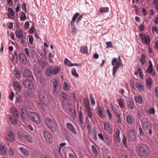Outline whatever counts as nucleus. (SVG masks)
<instances>
[{
  "label": "nucleus",
  "mask_w": 158,
  "mask_h": 158,
  "mask_svg": "<svg viewBox=\"0 0 158 158\" xmlns=\"http://www.w3.org/2000/svg\"><path fill=\"white\" fill-rule=\"evenodd\" d=\"M37 96L42 102L45 106L48 104L51 98V96L46 90L44 89L40 90L37 94Z\"/></svg>",
  "instance_id": "nucleus-1"
},
{
  "label": "nucleus",
  "mask_w": 158,
  "mask_h": 158,
  "mask_svg": "<svg viewBox=\"0 0 158 158\" xmlns=\"http://www.w3.org/2000/svg\"><path fill=\"white\" fill-rule=\"evenodd\" d=\"M45 123L47 127L50 130L55 132L57 129V125L56 122L53 119L47 117L45 118Z\"/></svg>",
  "instance_id": "nucleus-2"
},
{
  "label": "nucleus",
  "mask_w": 158,
  "mask_h": 158,
  "mask_svg": "<svg viewBox=\"0 0 158 158\" xmlns=\"http://www.w3.org/2000/svg\"><path fill=\"white\" fill-rule=\"evenodd\" d=\"M61 68L59 66L53 68L52 66L48 67L45 72L46 75L48 77H52L58 73L60 71Z\"/></svg>",
  "instance_id": "nucleus-3"
},
{
  "label": "nucleus",
  "mask_w": 158,
  "mask_h": 158,
  "mask_svg": "<svg viewBox=\"0 0 158 158\" xmlns=\"http://www.w3.org/2000/svg\"><path fill=\"white\" fill-rule=\"evenodd\" d=\"M141 125L146 133H149L151 135L152 134V125L149 121L142 120L141 121Z\"/></svg>",
  "instance_id": "nucleus-4"
},
{
  "label": "nucleus",
  "mask_w": 158,
  "mask_h": 158,
  "mask_svg": "<svg viewBox=\"0 0 158 158\" xmlns=\"http://www.w3.org/2000/svg\"><path fill=\"white\" fill-rule=\"evenodd\" d=\"M111 64L113 66L112 75L114 76L118 69L121 66V60H117V58H114L112 60Z\"/></svg>",
  "instance_id": "nucleus-5"
},
{
  "label": "nucleus",
  "mask_w": 158,
  "mask_h": 158,
  "mask_svg": "<svg viewBox=\"0 0 158 158\" xmlns=\"http://www.w3.org/2000/svg\"><path fill=\"white\" fill-rule=\"evenodd\" d=\"M138 155L140 156L146 157L148 155V150L146 147L141 146L137 150Z\"/></svg>",
  "instance_id": "nucleus-6"
},
{
  "label": "nucleus",
  "mask_w": 158,
  "mask_h": 158,
  "mask_svg": "<svg viewBox=\"0 0 158 158\" xmlns=\"http://www.w3.org/2000/svg\"><path fill=\"white\" fill-rule=\"evenodd\" d=\"M139 36L143 43L147 45L150 44V39L149 35H146L143 33H141L139 34Z\"/></svg>",
  "instance_id": "nucleus-7"
},
{
  "label": "nucleus",
  "mask_w": 158,
  "mask_h": 158,
  "mask_svg": "<svg viewBox=\"0 0 158 158\" xmlns=\"http://www.w3.org/2000/svg\"><path fill=\"white\" fill-rule=\"evenodd\" d=\"M51 86L52 87V92L53 93L57 92L59 84L57 80L52 79L51 81Z\"/></svg>",
  "instance_id": "nucleus-8"
},
{
  "label": "nucleus",
  "mask_w": 158,
  "mask_h": 158,
  "mask_svg": "<svg viewBox=\"0 0 158 158\" xmlns=\"http://www.w3.org/2000/svg\"><path fill=\"white\" fill-rule=\"evenodd\" d=\"M149 64L147 69L145 71L147 73H149L152 77H154L155 74V72L154 70H153L152 67V64L151 60L149 61Z\"/></svg>",
  "instance_id": "nucleus-9"
},
{
  "label": "nucleus",
  "mask_w": 158,
  "mask_h": 158,
  "mask_svg": "<svg viewBox=\"0 0 158 158\" xmlns=\"http://www.w3.org/2000/svg\"><path fill=\"white\" fill-rule=\"evenodd\" d=\"M30 117L31 119L34 122L39 123L40 121V117L36 113L31 112Z\"/></svg>",
  "instance_id": "nucleus-10"
},
{
  "label": "nucleus",
  "mask_w": 158,
  "mask_h": 158,
  "mask_svg": "<svg viewBox=\"0 0 158 158\" xmlns=\"http://www.w3.org/2000/svg\"><path fill=\"white\" fill-rule=\"evenodd\" d=\"M66 127L68 131L75 135L77 134V131L73 126L71 123H66Z\"/></svg>",
  "instance_id": "nucleus-11"
},
{
  "label": "nucleus",
  "mask_w": 158,
  "mask_h": 158,
  "mask_svg": "<svg viewBox=\"0 0 158 158\" xmlns=\"http://www.w3.org/2000/svg\"><path fill=\"white\" fill-rule=\"evenodd\" d=\"M128 140L131 142L134 141L136 138V135L135 132L131 130L128 133L127 135Z\"/></svg>",
  "instance_id": "nucleus-12"
},
{
  "label": "nucleus",
  "mask_w": 158,
  "mask_h": 158,
  "mask_svg": "<svg viewBox=\"0 0 158 158\" xmlns=\"http://www.w3.org/2000/svg\"><path fill=\"white\" fill-rule=\"evenodd\" d=\"M43 134L44 137L46 141L49 142L52 141V137L50 132L48 131H44L43 132Z\"/></svg>",
  "instance_id": "nucleus-13"
},
{
  "label": "nucleus",
  "mask_w": 158,
  "mask_h": 158,
  "mask_svg": "<svg viewBox=\"0 0 158 158\" xmlns=\"http://www.w3.org/2000/svg\"><path fill=\"white\" fill-rule=\"evenodd\" d=\"M15 137V135L13 132L11 131H9L6 139L7 141L12 142L14 140Z\"/></svg>",
  "instance_id": "nucleus-14"
},
{
  "label": "nucleus",
  "mask_w": 158,
  "mask_h": 158,
  "mask_svg": "<svg viewBox=\"0 0 158 158\" xmlns=\"http://www.w3.org/2000/svg\"><path fill=\"white\" fill-rule=\"evenodd\" d=\"M135 87L139 90L140 92H142L144 89L143 85L140 82H136L135 84Z\"/></svg>",
  "instance_id": "nucleus-15"
},
{
  "label": "nucleus",
  "mask_w": 158,
  "mask_h": 158,
  "mask_svg": "<svg viewBox=\"0 0 158 158\" xmlns=\"http://www.w3.org/2000/svg\"><path fill=\"white\" fill-rule=\"evenodd\" d=\"M24 86L30 89H32L33 88V83L29 79H27L23 82Z\"/></svg>",
  "instance_id": "nucleus-16"
},
{
  "label": "nucleus",
  "mask_w": 158,
  "mask_h": 158,
  "mask_svg": "<svg viewBox=\"0 0 158 158\" xmlns=\"http://www.w3.org/2000/svg\"><path fill=\"white\" fill-rule=\"evenodd\" d=\"M19 60L21 63L26 64L27 57L26 55L23 53H20L19 56Z\"/></svg>",
  "instance_id": "nucleus-17"
},
{
  "label": "nucleus",
  "mask_w": 158,
  "mask_h": 158,
  "mask_svg": "<svg viewBox=\"0 0 158 158\" xmlns=\"http://www.w3.org/2000/svg\"><path fill=\"white\" fill-rule=\"evenodd\" d=\"M8 10L9 12V13L7 14L8 18L10 19H14L15 15L14 10L12 8L10 7L8 8Z\"/></svg>",
  "instance_id": "nucleus-18"
},
{
  "label": "nucleus",
  "mask_w": 158,
  "mask_h": 158,
  "mask_svg": "<svg viewBox=\"0 0 158 158\" xmlns=\"http://www.w3.org/2000/svg\"><path fill=\"white\" fill-rule=\"evenodd\" d=\"M103 125L105 130L108 131L110 133H112V128L108 122H104L103 123Z\"/></svg>",
  "instance_id": "nucleus-19"
},
{
  "label": "nucleus",
  "mask_w": 158,
  "mask_h": 158,
  "mask_svg": "<svg viewBox=\"0 0 158 158\" xmlns=\"http://www.w3.org/2000/svg\"><path fill=\"white\" fill-rule=\"evenodd\" d=\"M146 85L147 88L148 89L151 88L152 85V80L151 78L150 77H148L146 78Z\"/></svg>",
  "instance_id": "nucleus-20"
},
{
  "label": "nucleus",
  "mask_w": 158,
  "mask_h": 158,
  "mask_svg": "<svg viewBox=\"0 0 158 158\" xmlns=\"http://www.w3.org/2000/svg\"><path fill=\"white\" fill-rule=\"evenodd\" d=\"M69 104L65 105L63 103H62V107L64 110L67 112L68 113L72 112L73 109L71 107H69Z\"/></svg>",
  "instance_id": "nucleus-21"
},
{
  "label": "nucleus",
  "mask_w": 158,
  "mask_h": 158,
  "mask_svg": "<svg viewBox=\"0 0 158 158\" xmlns=\"http://www.w3.org/2000/svg\"><path fill=\"white\" fill-rule=\"evenodd\" d=\"M21 116L24 119H26L28 116V113L25 108H23L21 110Z\"/></svg>",
  "instance_id": "nucleus-22"
},
{
  "label": "nucleus",
  "mask_w": 158,
  "mask_h": 158,
  "mask_svg": "<svg viewBox=\"0 0 158 158\" xmlns=\"http://www.w3.org/2000/svg\"><path fill=\"white\" fill-rule=\"evenodd\" d=\"M135 102L139 104H141L143 102V98L142 96L139 95L134 96Z\"/></svg>",
  "instance_id": "nucleus-23"
},
{
  "label": "nucleus",
  "mask_w": 158,
  "mask_h": 158,
  "mask_svg": "<svg viewBox=\"0 0 158 158\" xmlns=\"http://www.w3.org/2000/svg\"><path fill=\"white\" fill-rule=\"evenodd\" d=\"M31 71L27 69H25L24 70L23 73V76L26 77H31Z\"/></svg>",
  "instance_id": "nucleus-24"
},
{
  "label": "nucleus",
  "mask_w": 158,
  "mask_h": 158,
  "mask_svg": "<svg viewBox=\"0 0 158 158\" xmlns=\"http://www.w3.org/2000/svg\"><path fill=\"white\" fill-rule=\"evenodd\" d=\"M10 112L15 117H17L19 116L18 111L14 107H11L10 109Z\"/></svg>",
  "instance_id": "nucleus-25"
},
{
  "label": "nucleus",
  "mask_w": 158,
  "mask_h": 158,
  "mask_svg": "<svg viewBox=\"0 0 158 158\" xmlns=\"http://www.w3.org/2000/svg\"><path fill=\"white\" fill-rule=\"evenodd\" d=\"M104 109L101 107L99 106L98 107V115L100 118H102L104 116Z\"/></svg>",
  "instance_id": "nucleus-26"
},
{
  "label": "nucleus",
  "mask_w": 158,
  "mask_h": 158,
  "mask_svg": "<svg viewBox=\"0 0 158 158\" xmlns=\"http://www.w3.org/2000/svg\"><path fill=\"white\" fill-rule=\"evenodd\" d=\"M0 151L1 155L5 156L6 154V148L4 145H2V143L0 144Z\"/></svg>",
  "instance_id": "nucleus-27"
},
{
  "label": "nucleus",
  "mask_w": 158,
  "mask_h": 158,
  "mask_svg": "<svg viewBox=\"0 0 158 158\" xmlns=\"http://www.w3.org/2000/svg\"><path fill=\"white\" fill-rule=\"evenodd\" d=\"M19 149L23 155L26 156H28L29 155V152L28 150L26 148L23 147H20Z\"/></svg>",
  "instance_id": "nucleus-28"
},
{
  "label": "nucleus",
  "mask_w": 158,
  "mask_h": 158,
  "mask_svg": "<svg viewBox=\"0 0 158 158\" xmlns=\"http://www.w3.org/2000/svg\"><path fill=\"white\" fill-rule=\"evenodd\" d=\"M91 108L88 109H85V113L87 115L88 117L92 119L93 114L91 111Z\"/></svg>",
  "instance_id": "nucleus-29"
},
{
  "label": "nucleus",
  "mask_w": 158,
  "mask_h": 158,
  "mask_svg": "<svg viewBox=\"0 0 158 158\" xmlns=\"http://www.w3.org/2000/svg\"><path fill=\"white\" fill-rule=\"evenodd\" d=\"M84 104L85 106V110L90 108L89 105V101L88 99H84Z\"/></svg>",
  "instance_id": "nucleus-30"
},
{
  "label": "nucleus",
  "mask_w": 158,
  "mask_h": 158,
  "mask_svg": "<svg viewBox=\"0 0 158 158\" xmlns=\"http://www.w3.org/2000/svg\"><path fill=\"white\" fill-rule=\"evenodd\" d=\"M126 120L127 123L130 125L132 124V116L130 115H127L126 117Z\"/></svg>",
  "instance_id": "nucleus-31"
},
{
  "label": "nucleus",
  "mask_w": 158,
  "mask_h": 158,
  "mask_svg": "<svg viewBox=\"0 0 158 158\" xmlns=\"http://www.w3.org/2000/svg\"><path fill=\"white\" fill-rule=\"evenodd\" d=\"M16 35V36L20 38L21 39H22L23 38V33L22 31L20 30H17L15 32Z\"/></svg>",
  "instance_id": "nucleus-32"
},
{
  "label": "nucleus",
  "mask_w": 158,
  "mask_h": 158,
  "mask_svg": "<svg viewBox=\"0 0 158 158\" xmlns=\"http://www.w3.org/2000/svg\"><path fill=\"white\" fill-rule=\"evenodd\" d=\"M127 106L129 108L133 110L134 108V102L132 100H129L128 102Z\"/></svg>",
  "instance_id": "nucleus-33"
},
{
  "label": "nucleus",
  "mask_w": 158,
  "mask_h": 158,
  "mask_svg": "<svg viewBox=\"0 0 158 158\" xmlns=\"http://www.w3.org/2000/svg\"><path fill=\"white\" fill-rule=\"evenodd\" d=\"M13 84L15 87L18 90H20L21 89V87L20 85L19 84L18 82L15 81H13Z\"/></svg>",
  "instance_id": "nucleus-34"
},
{
  "label": "nucleus",
  "mask_w": 158,
  "mask_h": 158,
  "mask_svg": "<svg viewBox=\"0 0 158 158\" xmlns=\"http://www.w3.org/2000/svg\"><path fill=\"white\" fill-rule=\"evenodd\" d=\"M114 116L116 118V122L118 123H121V117L120 114L118 112H115Z\"/></svg>",
  "instance_id": "nucleus-35"
},
{
  "label": "nucleus",
  "mask_w": 158,
  "mask_h": 158,
  "mask_svg": "<svg viewBox=\"0 0 158 158\" xmlns=\"http://www.w3.org/2000/svg\"><path fill=\"white\" fill-rule=\"evenodd\" d=\"M124 102V100L121 98H120L119 99L118 103L119 106L121 108H125Z\"/></svg>",
  "instance_id": "nucleus-36"
},
{
  "label": "nucleus",
  "mask_w": 158,
  "mask_h": 158,
  "mask_svg": "<svg viewBox=\"0 0 158 158\" xmlns=\"http://www.w3.org/2000/svg\"><path fill=\"white\" fill-rule=\"evenodd\" d=\"M66 98V94L62 92L61 93L60 95V98L61 100L62 101L63 103L64 104V102L65 101Z\"/></svg>",
  "instance_id": "nucleus-37"
},
{
  "label": "nucleus",
  "mask_w": 158,
  "mask_h": 158,
  "mask_svg": "<svg viewBox=\"0 0 158 158\" xmlns=\"http://www.w3.org/2000/svg\"><path fill=\"white\" fill-rule=\"evenodd\" d=\"M80 51L81 52L86 54L88 52V48L86 46H82L80 47Z\"/></svg>",
  "instance_id": "nucleus-38"
},
{
  "label": "nucleus",
  "mask_w": 158,
  "mask_h": 158,
  "mask_svg": "<svg viewBox=\"0 0 158 158\" xmlns=\"http://www.w3.org/2000/svg\"><path fill=\"white\" fill-rule=\"evenodd\" d=\"M18 135L20 140H23L24 139L26 135H25L22 132L19 131L18 132Z\"/></svg>",
  "instance_id": "nucleus-39"
},
{
  "label": "nucleus",
  "mask_w": 158,
  "mask_h": 158,
  "mask_svg": "<svg viewBox=\"0 0 158 158\" xmlns=\"http://www.w3.org/2000/svg\"><path fill=\"white\" fill-rule=\"evenodd\" d=\"M119 130L118 129H117L115 131V134L116 136V139L118 143H120V138L119 136Z\"/></svg>",
  "instance_id": "nucleus-40"
},
{
  "label": "nucleus",
  "mask_w": 158,
  "mask_h": 158,
  "mask_svg": "<svg viewBox=\"0 0 158 158\" xmlns=\"http://www.w3.org/2000/svg\"><path fill=\"white\" fill-rule=\"evenodd\" d=\"M24 140L30 143H32L33 141L32 136L29 135H26Z\"/></svg>",
  "instance_id": "nucleus-41"
},
{
  "label": "nucleus",
  "mask_w": 158,
  "mask_h": 158,
  "mask_svg": "<svg viewBox=\"0 0 158 158\" xmlns=\"http://www.w3.org/2000/svg\"><path fill=\"white\" fill-rule=\"evenodd\" d=\"M92 151L94 155L95 156H98V153L96 148L94 145H93L92 146Z\"/></svg>",
  "instance_id": "nucleus-42"
},
{
  "label": "nucleus",
  "mask_w": 158,
  "mask_h": 158,
  "mask_svg": "<svg viewBox=\"0 0 158 158\" xmlns=\"http://www.w3.org/2000/svg\"><path fill=\"white\" fill-rule=\"evenodd\" d=\"M140 61L142 65H144L145 64V56L144 54H141V57L140 58Z\"/></svg>",
  "instance_id": "nucleus-43"
},
{
  "label": "nucleus",
  "mask_w": 158,
  "mask_h": 158,
  "mask_svg": "<svg viewBox=\"0 0 158 158\" xmlns=\"http://www.w3.org/2000/svg\"><path fill=\"white\" fill-rule=\"evenodd\" d=\"M105 143L106 144V145L109 146L110 143V140L107 136H106L104 137V140H103Z\"/></svg>",
  "instance_id": "nucleus-44"
},
{
  "label": "nucleus",
  "mask_w": 158,
  "mask_h": 158,
  "mask_svg": "<svg viewBox=\"0 0 158 158\" xmlns=\"http://www.w3.org/2000/svg\"><path fill=\"white\" fill-rule=\"evenodd\" d=\"M109 8L108 7L101 8L100 10V12L101 13H107L109 12Z\"/></svg>",
  "instance_id": "nucleus-45"
},
{
  "label": "nucleus",
  "mask_w": 158,
  "mask_h": 158,
  "mask_svg": "<svg viewBox=\"0 0 158 158\" xmlns=\"http://www.w3.org/2000/svg\"><path fill=\"white\" fill-rule=\"evenodd\" d=\"M31 93L32 92L30 91L29 90H25L24 92V95L25 97L27 98H29L30 97Z\"/></svg>",
  "instance_id": "nucleus-46"
},
{
  "label": "nucleus",
  "mask_w": 158,
  "mask_h": 158,
  "mask_svg": "<svg viewBox=\"0 0 158 158\" xmlns=\"http://www.w3.org/2000/svg\"><path fill=\"white\" fill-rule=\"evenodd\" d=\"M78 118L79 120L80 123L82 124H83V122L82 118V112L81 111H80L78 114Z\"/></svg>",
  "instance_id": "nucleus-47"
},
{
  "label": "nucleus",
  "mask_w": 158,
  "mask_h": 158,
  "mask_svg": "<svg viewBox=\"0 0 158 158\" xmlns=\"http://www.w3.org/2000/svg\"><path fill=\"white\" fill-rule=\"evenodd\" d=\"M64 63L67 66L69 67H72V66H70L72 65L73 63H71V61L67 59L66 58L64 60Z\"/></svg>",
  "instance_id": "nucleus-48"
},
{
  "label": "nucleus",
  "mask_w": 158,
  "mask_h": 158,
  "mask_svg": "<svg viewBox=\"0 0 158 158\" xmlns=\"http://www.w3.org/2000/svg\"><path fill=\"white\" fill-rule=\"evenodd\" d=\"M40 65L42 68H44L46 65V63L43 60L41 59L39 61Z\"/></svg>",
  "instance_id": "nucleus-49"
},
{
  "label": "nucleus",
  "mask_w": 158,
  "mask_h": 158,
  "mask_svg": "<svg viewBox=\"0 0 158 158\" xmlns=\"http://www.w3.org/2000/svg\"><path fill=\"white\" fill-rule=\"evenodd\" d=\"M40 83L44 87L47 83V81L46 79L43 77H42L40 79Z\"/></svg>",
  "instance_id": "nucleus-50"
},
{
  "label": "nucleus",
  "mask_w": 158,
  "mask_h": 158,
  "mask_svg": "<svg viewBox=\"0 0 158 158\" xmlns=\"http://www.w3.org/2000/svg\"><path fill=\"white\" fill-rule=\"evenodd\" d=\"M89 97L91 101V104L94 106L95 104V102L93 98L92 94H89Z\"/></svg>",
  "instance_id": "nucleus-51"
},
{
  "label": "nucleus",
  "mask_w": 158,
  "mask_h": 158,
  "mask_svg": "<svg viewBox=\"0 0 158 158\" xmlns=\"http://www.w3.org/2000/svg\"><path fill=\"white\" fill-rule=\"evenodd\" d=\"M9 119L11 120L12 123L14 125L17 124L18 122L16 119L13 118L12 117H10Z\"/></svg>",
  "instance_id": "nucleus-52"
},
{
  "label": "nucleus",
  "mask_w": 158,
  "mask_h": 158,
  "mask_svg": "<svg viewBox=\"0 0 158 158\" xmlns=\"http://www.w3.org/2000/svg\"><path fill=\"white\" fill-rule=\"evenodd\" d=\"M138 74L139 77L141 79H143V75L141 68H138Z\"/></svg>",
  "instance_id": "nucleus-53"
},
{
  "label": "nucleus",
  "mask_w": 158,
  "mask_h": 158,
  "mask_svg": "<svg viewBox=\"0 0 158 158\" xmlns=\"http://www.w3.org/2000/svg\"><path fill=\"white\" fill-rule=\"evenodd\" d=\"M106 112L108 116V119L110 120H111L112 119V116L109 110L108 109H106Z\"/></svg>",
  "instance_id": "nucleus-54"
},
{
  "label": "nucleus",
  "mask_w": 158,
  "mask_h": 158,
  "mask_svg": "<svg viewBox=\"0 0 158 158\" xmlns=\"http://www.w3.org/2000/svg\"><path fill=\"white\" fill-rule=\"evenodd\" d=\"M123 142L124 146L126 148H127L128 145L127 142V138L125 136H124L123 137Z\"/></svg>",
  "instance_id": "nucleus-55"
},
{
  "label": "nucleus",
  "mask_w": 158,
  "mask_h": 158,
  "mask_svg": "<svg viewBox=\"0 0 158 158\" xmlns=\"http://www.w3.org/2000/svg\"><path fill=\"white\" fill-rule=\"evenodd\" d=\"M71 72L73 75L75 77L77 78L78 77V74L77 73L76 70L75 69H73L72 70Z\"/></svg>",
  "instance_id": "nucleus-56"
},
{
  "label": "nucleus",
  "mask_w": 158,
  "mask_h": 158,
  "mask_svg": "<svg viewBox=\"0 0 158 158\" xmlns=\"http://www.w3.org/2000/svg\"><path fill=\"white\" fill-rule=\"evenodd\" d=\"M106 48H113V44L111 42H107L106 43Z\"/></svg>",
  "instance_id": "nucleus-57"
},
{
  "label": "nucleus",
  "mask_w": 158,
  "mask_h": 158,
  "mask_svg": "<svg viewBox=\"0 0 158 158\" xmlns=\"http://www.w3.org/2000/svg\"><path fill=\"white\" fill-rule=\"evenodd\" d=\"M64 89L65 90H69V87H68V84L66 81L64 82L63 83Z\"/></svg>",
  "instance_id": "nucleus-58"
},
{
  "label": "nucleus",
  "mask_w": 158,
  "mask_h": 158,
  "mask_svg": "<svg viewBox=\"0 0 158 158\" xmlns=\"http://www.w3.org/2000/svg\"><path fill=\"white\" fill-rule=\"evenodd\" d=\"M152 31L154 33V32H155L156 33H158V29L156 26L152 27Z\"/></svg>",
  "instance_id": "nucleus-59"
},
{
  "label": "nucleus",
  "mask_w": 158,
  "mask_h": 158,
  "mask_svg": "<svg viewBox=\"0 0 158 158\" xmlns=\"http://www.w3.org/2000/svg\"><path fill=\"white\" fill-rule=\"evenodd\" d=\"M26 18L25 14L23 12H22L20 16V18L22 21L25 20Z\"/></svg>",
  "instance_id": "nucleus-60"
},
{
  "label": "nucleus",
  "mask_w": 158,
  "mask_h": 158,
  "mask_svg": "<svg viewBox=\"0 0 158 158\" xmlns=\"http://www.w3.org/2000/svg\"><path fill=\"white\" fill-rule=\"evenodd\" d=\"M14 74L17 78L19 77L20 76V72L19 71L16 70L15 71Z\"/></svg>",
  "instance_id": "nucleus-61"
},
{
  "label": "nucleus",
  "mask_w": 158,
  "mask_h": 158,
  "mask_svg": "<svg viewBox=\"0 0 158 158\" xmlns=\"http://www.w3.org/2000/svg\"><path fill=\"white\" fill-rule=\"evenodd\" d=\"M9 153L10 156H12L14 154V151L13 149L10 148H9Z\"/></svg>",
  "instance_id": "nucleus-62"
},
{
  "label": "nucleus",
  "mask_w": 158,
  "mask_h": 158,
  "mask_svg": "<svg viewBox=\"0 0 158 158\" xmlns=\"http://www.w3.org/2000/svg\"><path fill=\"white\" fill-rule=\"evenodd\" d=\"M14 96V94L13 91H12L9 95V98L10 100L12 101Z\"/></svg>",
  "instance_id": "nucleus-63"
},
{
  "label": "nucleus",
  "mask_w": 158,
  "mask_h": 158,
  "mask_svg": "<svg viewBox=\"0 0 158 158\" xmlns=\"http://www.w3.org/2000/svg\"><path fill=\"white\" fill-rule=\"evenodd\" d=\"M69 114L73 118H75L76 116V114L75 112L73 111V112L69 113Z\"/></svg>",
  "instance_id": "nucleus-64"
}]
</instances>
